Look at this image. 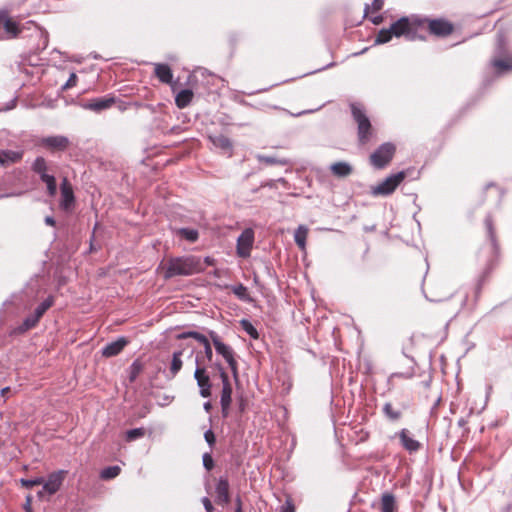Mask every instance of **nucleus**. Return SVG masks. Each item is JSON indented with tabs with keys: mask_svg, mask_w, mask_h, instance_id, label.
Segmentation results:
<instances>
[{
	"mask_svg": "<svg viewBox=\"0 0 512 512\" xmlns=\"http://www.w3.org/2000/svg\"><path fill=\"white\" fill-rule=\"evenodd\" d=\"M160 269L165 279L175 276H189L199 273L203 270L201 261L198 257L187 256L171 258L160 265Z\"/></svg>",
	"mask_w": 512,
	"mask_h": 512,
	"instance_id": "f257e3e1",
	"label": "nucleus"
},
{
	"mask_svg": "<svg viewBox=\"0 0 512 512\" xmlns=\"http://www.w3.org/2000/svg\"><path fill=\"white\" fill-rule=\"evenodd\" d=\"M414 22L409 18L403 17L393 23L389 29H382L376 38V43L383 44L391 40L392 36H409L415 30Z\"/></svg>",
	"mask_w": 512,
	"mask_h": 512,
	"instance_id": "f03ea898",
	"label": "nucleus"
},
{
	"mask_svg": "<svg viewBox=\"0 0 512 512\" xmlns=\"http://www.w3.org/2000/svg\"><path fill=\"white\" fill-rule=\"evenodd\" d=\"M196 369L194 372V378L197 381V385L200 389V395L203 398H209L211 396V381L210 377L207 374L206 368L200 362L199 355L196 356Z\"/></svg>",
	"mask_w": 512,
	"mask_h": 512,
	"instance_id": "7ed1b4c3",
	"label": "nucleus"
},
{
	"mask_svg": "<svg viewBox=\"0 0 512 512\" xmlns=\"http://www.w3.org/2000/svg\"><path fill=\"white\" fill-rule=\"evenodd\" d=\"M404 178H405L404 172H399L397 174L391 175V176L387 177L383 182L372 187V194L375 196L389 195L394 192V190L404 180Z\"/></svg>",
	"mask_w": 512,
	"mask_h": 512,
	"instance_id": "20e7f679",
	"label": "nucleus"
},
{
	"mask_svg": "<svg viewBox=\"0 0 512 512\" xmlns=\"http://www.w3.org/2000/svg\"><path fill=\"white\" fill-rule=\"evenodd\" d=\"M66 472L63 470H59L53 472L49 475L48 479L44 481L43 488L38 492V497L43 498L45 494L53 495L55 494L61 487L63 480L65 478Z\"/></svg>",
	"mask_w": 512,
	"mask_h": 512,
	"instance_id": "39448f33",
	"label": "nucleus"
},
{
	"mask_svg": "<svg viewBox=\"0 0 512 512\" xmlns=\"http://www.w3.org/2000/svg\"><path fill=\"white\" fill-rule=\"evenodd\" d=\"M395 147L390 143L381 145L371 156L370 160L376 168H383L393 157Z\"/></svg>",
	"mask_w": 512,
	"mask_h": 512,
	"instance_id": "423d86ee",
	"label": "nucleus"
},
{
	"mask_svg": "<svg viewBox=\"0 0 512 512\" xmlns=\"http://www.w3.org/2000/svg\"><path fill=\"white\" fill-rule=\"evenodd\" d=\"M352 114L358 124L359 139L362 143L368 141L371 124L365 113L357 105H352Z\"/></svg>",
	"mask_w": 512,
	"mask_h": 512,
	"instance_id": "0eeeda50",
	"label": "nucleus"
},
{
	"mask_svg": "<svg viewBox=\"0 0 512 512\" xmlns=\"http://www.w3.org/2000/svg\"><path fill=\"white\" fill-rule=\"evenodd\" d=\"M210 336H211L213 345H214L217 353H219L220 355H222L224 357V359L229 364L233 374L236 376L237 375V362L234 359L233 351H232L231 347L224 344L214 332H211Z\"/></svg>",
	"mask_w": 512,
	"mask_h": 512,
	"instance_id": "6e6552de",
	"label": "nucleus"
},
{
	"mask_svg": "<svg viewBox=\"0 0 512 512\" xmlns=\"http://www.w3.org/2000/svg\"><path fill=\"white\" fill-rule=\"evenodd\" d=\"M254 243V232L252 229H245L237 239V254L246 258L250 255Z\"/></svg>",
	"mask_w": 512,
	"mask_h": 512,
	"instance_id": "1a4fd4ad",
	"label": "nucleus"
},
{
	"mask_svg": "<svg viewBox=\"0 0 512 512\" xmlns=\"http://www.w3.org/2000/svg\"><path fill=\"white\" fill-rule=\"evenodd\" d=\"M114 103L115 99L113 97L96 98L82 104V107L95 112H101L110 108Z\"/></svg>",
	"mask_w": 512,
	"mask_h": 512,
	"instance_id": "9d476101",
	"label": "nucleus"
},
{
	"mask_svg": "<svg viewBox=\"0 0 512 512\" xmlns=\"http://www.w3.org/2000/svg\"><path fill=\"white\" fill-rule=\"evenodd\" d=\"M1 29L5 30L8 38H14L20 33L18 24L4 12H0V30Z\"/></svg>",
	"mask_w": 512,
	"mask_h": 512,
	"instance_id": "9b49d317",
	"label": "nucleus"
},
{
	"mask_svg": "<svg viewBox=\"0 0 512 512\" xmlns=\"http://www.w3.org/2000/svg\"><path fill=\"white\" fill-rule=\"evenodd\" d=\"M61 196H62L61 203H60L61 207L64 210L70 209V207L74 203V194H73L72 186L70 185V183L68 182V180L66 178H64L61 183Z\"/></svg>",
	"mask_w": 512,
	"mask_h": 512,
	"instance_id": "f8f14e48",
	"label": "nucleus"
},
{
	"mask_svg": "<svg viewBox=\"0 0 512 512\" xmlns=\"http://www.w3.org/2000/svg\"><path fill=\"white\" fill-rule=\"evenodd\" d=\"M428 27L430 32L437 36L449 35L453 30L452 25L445 20H431Z\"/></svg>",
	"mask_w": 512,
	"mask_h": 512,
	"instance_id": "ddd939ff",
	"label": "nucleus"
},
{
	"mask_svg": "<svg viewBox=\"0 0 512 512\" xmlns=\"http://www.w3.org/2000/svg\"><path fill=\"white\" fill-rule=\"evenodd\" d=\"M68 144L69 140L64 136H52L42 140V145L54 150H64Z\"/></svg>",
	"mask_w": 512,
	"mask_h": 512,
	"instance_id": "4468645a",
	"label": "nucleus"
},
{
	"mask_svg": "<svg viewBox=\"0 0 512 512\" xmlns=\"http://www.w3.org/2000/svg\"><path fill=\"white\" fill-rule=\"evenodd\" d=\"M127 343L128 341L125 338H119L118 340L107 344L102 350V355L105 357L115 356L123 350Z\"/></svg>",
	"mask_w": 512,
	"mask_h": 512,
	"instance_id": "2eb2a0df",
	"label": "nucleus"
},
{
	"mask_svg": "<svg viewBox=\"0 0 512 512\" xmlns=\"http://www.w3.org/2000/svg\"><path fill=\"white\" fill-rule=\"evenodd\" d=\"M398 435L402 446L407 451L415 452L420 448V443L410 436V432L407 429H402Z\"/></svg>",
	"mask_w": 512,
	"mask_h": 512,
	"instance_id": "dca6fc26",
	"label": "nucleus"
},
{
	"mask_svg": "<svg viewBox=\"0 0 512 512\" xmlns=\"http://www.w3.org/2000/svg\"><path fill=\"white\" fill-rule=\"evenodd\" d=\"M216 501L219 504H227L229 502V483L227 479L221 478L216 486Z\"/></svg>",
	"mask_w": 512,
	"mask_h": 512,
	"instance_id": "f3484780",
	"label": "nucleus"
},
{
	"mask_svg": "<svg viewBox=\"0 0 512 512\" xmlns=\"http://www.w3.org/2000/svg\"><path fill=\"white\" fill-rule=\"evenodd\" d=\"M23 153L20 151L0 150V165L8 166L22 159Z\"/></svg>",
	"mask_w": 512,
	"mask_h": 512,
	"instance_id": "a211bd4d",
	"label": "nucleus"
},
{
	"mask_svg": "<svg viewBox=\"0 0 512 512\" xmlns=\"http://www.w3.org/2000/svg\"><path fill=\"white\" fill-rule=\"evenodd\" d=\"M183 353H184V348L174 351L172 354V359H171V363L169 366V373L172 378H174L183 367V361H182Z\"/></svg>",
	"mask_w": 512,
	"mask_h": 512,
	"instance_id": "6ab92c4d",
	"label": "nucleus"
},
{
	"mask_svg": "<svg viewBox=\"0 0 512 512\" xmlns=\"http://www.w3.org/2000/svg\"><path fill=\"white\" fill-rule=\"evenodd\" d=\"M330 170L334 176L345 178L353 172V167L347 162H335L330 166Z\"/></svg>",
	"mask_w": 512,
	"mask_h": 512,
	"instance_id": "aec40b11",
	"label": "nucleus"
},
{
	"mask_svg": "<svg viewBox=\"0 0 512 512\" xmlns=\"http://www.w3.org/2000/svg\"><path fill=\"white\" fill-rule=\"evenodd\" d=\"M155 75L158 77V79L166 84H170L172 81V71L170 67L166 64H155Z\"/></svg>",
	"mask_w": 512,
	"mask_h": 512,
	"instance_id": "412c9836",
	"label": "nucleus"
},
{
	"mask_svg": "<svg viewBox=\"0 0 512 512\" xmlns=\"http://www.w3.org/2000/svg\"><path fill=\"white\" fill-rule=\"evenodd\" d=\"M193 98V92L190 89H184L180 91L176 97L175 102L178 108H185L190 104Z\"/></svg>",
	"mask_w": 512,
	"mask_h": 512,
	"instance_id": "4be33fe9",
	"label": "nucleus"
},
{
	"mask_svg": "<svg viewBox=\"0 0 512 512\" xmlns=\"http://www.w3.org/2000/svg\"><path fill=\"white\" fill-rule=\"evenodd\" d=\"M308 232H309V229L306 226L300 225L296 229L295 234H294L295 242L302 251H304L306 249V239L308 236Z\"/></svg>",
	"mask_w": 512,
	"mask_h": 512,
	"instance_id": "5701e85b",
	"label": "nucleus"
},
{
	"mask_svg": "<svg viewBox=\"0 0 512 512\" xmlns=\"http://www.w3.org/2000/svg\"><path fill=\"white\" fill-rule=\"evenodd\" d=\"M209 138L214 146H216L222 150L230 151L232 148V144H231L230 140L224 135H215V136H210Z\"/></svg>",
	"mask_w": 512,
	"mask_h": 512,
	"instance_id": "b1692460",
	"label": "nucleus"
},
{
	"mask_svg": "<svg viewBox=\"0 0 512 512\" xmlns=\"http://www.w3.org/2000/svg\"><path fill=\"white\" fill-rule=\"evenodd\" d=\"M395 498L391 494H384L381 499V511L382 512H394L395 511Z\"/></svg>",
	"mask_w": 512,
	"mask_h": 512,
	"instance_id": "393cba45",
	"label": "nucleus"
},
{
	"mask_svg": "<svg viewBox=\"0 0 512 512\" xmlns=\"http://www.w3.org/2000/svg\"><path fill=\"white\" fill-rule=\"evenodd\" d=\"M176 234L189 242H195L198 239V231L190 228H180L176 230Z\"/></svg>",
	"mask_w": 512,
	"mask_h": 512,
	"instance_id": "a878e982",
	"label": "nucleus"
},
{
	"mask_svg": "<svg viewBox=\"0 0 512 512\" xmlns=\"http://www.w3.org/2000/svg\"><path fill=\"white\" fill-rule=\"evenodd\" d=\"M232 387L231 385H225L222 388L221 393V406L223 410H227L232 401Z\"/></svg>",
	"mask_w": 512,
	"mask_h": 512,
	"instance_id": "bb28decb",
	"label": "nucleus"
},
{
	"mask_svg": "<svg viewBox=\"0 0 512 512\" xmlns=\"http://www.w3.org/2000/svg\"><path fill=\"white\" fill-rule=\"evenodd\" d=\"M41 180L46 183L49 195L54 196L57 192V185L54 176L43 174Z\"/></svg>",
	"mask_w": 512,
	"mask_h": 512,
	"instance_id": "cd10ccee",
	"label": "nucleus"
},
{
	"mask_svg": "<svg viewBox=\"0 0 512 512\" xmlns=\"http://www.w3.org/2000/svg\"><path fill=\"white\" fill-rule=\"evenodd\" d=\"M194 338L202 345L208 341L207 337L195 331L184 332L177 335V339Z\"/></svg>",
	"mask_w": 512,
	"mask_h": 512,
	"instance_id": "c85d7f7f",
	"label": "nucleus"
},
{
	"mask_svg": "<svg viewBox=\"0 0 512 512\" xmlns=\"http://www.w3.org/2000/svg\"><path fill=\"white\" fill-rule=\"evenodd\" d=\"M54 299L52 296L48 297L46 300H44L36 309L34 314L41 318L42 315L53 305Z\"/></svg>",
	"mask_w": 512,
	"mask_h": 512,
	"instance_id": "c756f323",
	"label": "nucleus"
},
{
	"mask_svg": "<svg viewBox=\"0 0 512 512\" xmlns=\"http://www.w3.org/2000/svg\"><path fill=\"white\" fill-rule=\"evenodd\" d=\"M231 290L239 299L244 300V301L250 300L248 290L244 285H242V284L235 285L231 288Z\"/></svg>",
	"mask_w": 512,
	"mask_h": 512,
	"instance_id": "7c9ffc66",
	"label": "nucleus"
},
{
	"mask_svg": "<svg viewBox=\"0 0 512 512\" xmlns=\"http://www.w3.org/2000/svg\"><path fill=\"white\" fill-rule=\"evenodd\" d=\"M120 471H121V469L119 466H111V467H107V468L103 469L101 471L100 476L102 479H105V480L112 479V478H115L116 476H118Z\"/></svg>",
	"mask_w": 512,
	"mask_h": 512,
	"instance_id": "2f4dec72",
	"label": "nucleus"
},
{
	"mask_svg": "<svg viewBox=\"0 0 512 512\" xmlns=\"http://www.w3.org/2000/svg\"><path fill=\"white\" fill-rule=\"evenodd\" d=\"M33 170L40 175V177H43V174H47V166L46 161L42 157L36 158V160L33 163Z\"/></svg>",
	"mask_w": 512,
	"mask_h": 512,
	"instance_id": "473e14b6",
	"label": "nucleus"
},
{
	"mask_svg": "<svg viewBox=\"0 0 512 512\" xmlns=\"http://www.w3.org/2000/svg\"><path fill=\"white\" fill-rule=\"evenodd\" d=\"M493 65L499 70H512V58L496 59L493 61Z\"/></svg>",
	"mask_w": 512,
	"mask_h": 512,
	"instance_id": "72a5a7b5",
	"label": "nucleus"
},
{
	"mask_svg": "<svg viewBox=\"0 0 512 512\" xmlns=\"http://www.w3.org/2000/svg\"><path fill=\"white\" fill-rule=\"evenodd\" d=\"M241 326L252 338H258V332L256 328L248 320H242Z\"/></svg>",
	"mask_w": 512,
	"mask_h": 512,
	"instance_id": "f704fd0d",
	"label": "nucleus"
},
{
	"mask_svg": "<svg viewBox=\"0 0 512 512\" xmlns=\"http://www.w3.org/2000/svg\"><path fill=\"white\" fill-rule=\"evenodd\" d=\"M384 412L392 420H397L400 417V412L395 410L390 403L384 405Z\"/></svg>",
	"mask_w": 512,
	"mask_h": 512,
	"instance_id": "c9c22d12",
	"label": "nucleus"
},
{
	"mask_svg": "<svg viewBox=\"0 0 512 512\" xmlns=\"http://www.w3.org/2000/svg\"><path fill=\"white\" fill-rule=\"evenodd\" d=\"M144 433H145V431L143 428L132 429L126 433V438L128 441H133L137 438L142 437L144 435Z\"/></svg>",
	"mask_w": 512,
	"mask_h": 512,
	"instance_id": "e433bc0d",
	"label": "nucleus"
},
{
	"mask_svg": "<svg viewBox=\"0 0 512 512\" xmlns=\"http://www.w3.org/2000/svg\"><path fill=\"white\" fill-rule=\"evenodd\" d=\"M142 370L140 362L135 361L130 367V381H134Z\"/></svg>",
	"mask_w": 512,
	"mask_h": 512,
	"instance_id": "4c0bfd02",
	"label": "nucleus"
},
{
	"mask_svg": "<svg viewBox=\"0 0 512 512\" xmlns=\"http://www.w3.org/2000/svg\"><path fill=\"white\" fill-rule=\"evenodd\" d=\"M43 483H44V479L42 477H38L35 479H30V480H26V479L21 480L22 486H24L26 488H31L35 485H41Z\"/></svg>",
	"mask_w": 512,
	"mask_h": 512,
	"instance_id": "58836bf2",
	"label": "nucleus"
},
{
	"mask_svg": "<svg viewBox=\"0 0 512 512\" xmlns=\"http://www.w3.org/2000/svg\"><path fill=\"white\" fill-rule=\"evenodd\" d=\"M258 159L259 161L261 162H265L267 164H286L285 161L283 160H277L275 158H272V157H266V156H258Z\"/></svg>",
	"mask_w": 512,
	"mask_h": 512,
	"instance_id": "ea45409f",
	"label": "nucleus"
},
{
	"mask_svg": "<svg viewBox=\"0 0 512 512\" xmlns=\"http://www.w3.org/2000/svg\"><path fill=\"white\" fill-rule=\"evenodd\" d=\"M203 465L207 470H211L214 466L213 459L209 453L203 455Z\"/></svg>",
	"mask_w": 512,
	"mask_h": 512,
	"instance_id": "a19ab883",
	"label": "nucleus"
},
{
	"mask_svg": "<svg viewBox=\"0 0 512 512\" xmlns=\"http://www.w3.org/2000/svg\"><path fill=\"white\" fill-rule=\"evenodd\" d=\"M39 319V317L33 314L32 316L26 318V320L24 321V325L26 326L27 329L32 328L36 325Z\"/></svg>",
	"mask_w": 512,
	"mask_h": 512,
	"instance_id": "79ce46f5",
	"label": "nucleus"
},
{
	"mask_svg": "<svg viewBox=\"0 0 512 512\" xmlns=\"http://www.w3.org/2000/svg\"><path fill=\"white\" fill-rule=\"evenodd\" d=\"M203 346H204L205 357H206L207 361L210 362L212 360L213 352H212V348H211V344H210L209 340L206 343H204Z\"/></svg>",
	"mask_w": 512,
	"mask_h": 512,
	"instance_id": "37998d69",
	"label": "nucleus"
},
{
	"mask_svg": "<svg viewBox=\"0 0 512 512\" xmlns=\"http://www.w3.org/2000/svg\"><path fill=\"white\" fill-rule=\"evenodd\" d=\"M281 512H295V507L290 499H287L285 504L281 507Z\"/></svg>",
	"mask_w": 512,
	"mask_h": 512,
	"instance_id": "c03bdc74",
	"label": "nucleus"
},
{
	"mask_svg": "<svg viewBox=\"0 0 512 512\" xmlns=\"http://www.w3.org/2000/svg\"><path fill=\"white\" fill-rule=\"evenodd\" d=\"M204 438L210 446H212L215 443V435L212 430L206 431L204 434Z\"/></svg>",
	"mask_w": 512,
	"mask_h": 512,
	"instance_id": "a18cd8bd",
	"label": "nucleus"
},
{
	"mask_svg": "<svg viewBox=\"0 0 512 512\" xmlns=\"http://www.w3.org/2000/svg\"><path fill=\"white\" fill-rule=\"evenodd\" d=\"M219 375L222 380L223 386L225 385H231L229 382V378L227 373L223 370V368H219Z\"/></svg>",
	"mask_w": 512,
	"mask_h": 512,
	"instance_id": "49530a36",
	"label": "nucleus"
},
{
	"mask_svg": "<svg viewBox=\"0 0 512 512\" xmlns=\"http://www.w3.org/2000/svg\"><path fill=\"white\" fill-rule=\"evenodd\" d=\"M77 76L73 73L71 74L70 78L68 79L67 83L65 84V88L73 87L76 84Z\"/></svg>",
	"mask_w": 512,
	"mask_h": 512,
	"instance_id": "de8ad7c7",
	"label": "nucleus"
},
{
	"mask_svg": "<svg viewBox=\"0 0 512 512\" xmlns=\"http://www.w3.org/2000/svg\"><path fill=\"white\" fill-rule=\"evenodd\" d=\"M202 503L206 509L207 512H212L213 511V506H212V503L211 501L207 498V497H204L202 499Z\"/></svg>",
	"mask_w": 512,
	"mask_h": 512,
	"instance_id": "09e8293b",
	"label": "nucleus"
},
{
	"mask_svg": "<svg viewBox=\"0 0 512 512\" xmlns=\"http://www.w3.org/2000/svg\"><path fill=\"white\" fill-rule=\"evenodd\" d=\"M235 512H243V510H242V501H241L240 497L236 498V509H235Z\"/></svg>",
	"mask_w": 512,
	"mask_h": 512,
	"instance_id": "8fccbe9b",
	"label": "nucleus"
},
{
	"mask_svg": "<svg viewBox=\"0 0 512 512\" xmlns=\"http://www.w3.org/2000/svg\"><path fill=\"white\" fill-rule=\"evenodd\" d=\"M383 2L381 0H374L373 7L375 10H380L382 8Z\"/></svg>",
	"mask_w": 512,
	"mask_h": 512,
	"instance_id": "3c124183",
	"label": "nucleus"
},
{
	"mask_svg": "<svg viewBox=\"0 0 512 512\" xmlns=\"http://www.w3.org/2000/svg\"><path fill=\"white\" fill-rule=\"evenodd\" d=\"M45 222H46V224L51 225V226L55 225L54 219L52 217H50V216H47L45 218Z\"/></svg>",
	"mask_w": 512,
	"mask_h": 512,
	"instance_id": "603ef678",
	"label": "nucleus"
},
{
	"mask_svg": "<svg viewBox=\"0 0 512 512\" xmlns=\"http://www.w3.org/2000/svg\"><path fill=\"white\" fill-rule=\"evenodd\" d=\"M30 503H31V497L28 496L27 497V503H26V510H27V512H31Z\"/></svg>",
	"mask_w": 512,
	"mask_h": 512,
	"instance_id": "864d4df0",
	"label": "nucleus"
},
{
	"mask_svg": "<svg viewBox=\"0 0 512 512\" xmlns=\"http://www.w3.org/2000/svg\"><path fill=\"white\" fill-rule=\"evenodd\" d=\"M9 390H10V389H9V387H5V388H3V389L1 390V395H2V396H5V395L9 392Z\"/></svg>",
	"mask_w": 512,
	"mask_h": 512,
	"instance_id": "5fc2aeb1",
	"label": "nucleus"
},
{
	"mask_svg": "<svg viewBox=\"0 0 512 512\" xmlns=\"http://www.w3.org/2000/svg\"><path fill=\"white\" fill-rule=\"evenodd\" d=\"M205 262H206L208 265H212V264H213V259H211L210 257H206V258H205Z\"/></svg>",
	"mask_w": 512,
	"mask_h": 512,
	"instance_id": "6e6d98bb",
	"label": "nucleus"
},
{
	"mask_svg": "<svg viewBox=\"0 0 512 512\" xmlns=\"http://www.w3.org/2000/svg\"><path fill=\"white\" fill-rule=\"evenodd\" d=\"M204 408L208 411V410L210 409V404H209V403H206V404L204 405Z\"/></svg>",
	"mask_w": 512,
	"mask_h": 512,
	"instance_id": "4d7b16f0",
	"label": "nucleus"
}]
</instances>
